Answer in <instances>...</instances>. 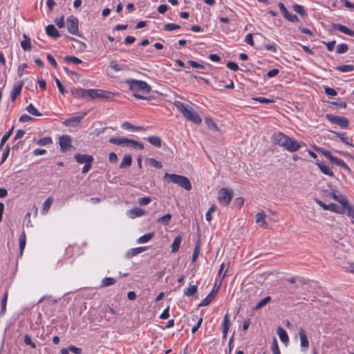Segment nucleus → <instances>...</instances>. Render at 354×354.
Wrapping results in <instances>:
<instances>
[{
	"instance_id": "680f3d73",
	"label": "nucleus",
	"mask_w": 354,
	"mask_h": 354,
	"mask_svg": "<svg viewBox=\"0 0 354 354\" xmlns=\"http://www.w3.org/2000/svg\"><path fill=\"white\" fill-rule=\"evenodd\" d=\"M252 99L255 101H257L259 102L263 103V104H270V103H272L274 102V100H272L263 97H254Z\"/></svg>"
},
{
	"instance_id": "bb28decb",
	"label": "nucleus",
	"mask_w": 354,
	"mask_h": 354,
	"mask_svg": "<svg viewBox=\"0 0 354 354\" xmlns=\"http://www.w3.org/2000/svg\"><path fill=\"white\" fill-rule=\"evenodd\" d=\"M24 40L21 41V46L25 51H28L31 49L30 39L26 35H24Z\"/></svg>"
},
{
	"instance_id": "4c0bfd02",
	"label": "nucleus",
	"mask_w": 354,
	"mask_h": 354,
	"mask_svg": "<svg viewBox=\"0 0 354 354\" xmlns=\"http://www.w3.org/2000/svg\"><path fill=\"white\" fill-rule=\"evenodd\" d=\"M154 236V232L147 233L138 239V243H144L149 241Z\"/></svg>"
},
{
	"instance_id": "f03ea898",
	"label": "nucleus",
	"mask_w": 354,
	"mask_h": 354,
	"mask_svg": "<svg viewBox=\"0 0 354 354\" xmlns=\"http://www.w3.org/2000/svg\"><path fill=\"white\" fill-rule=\"evenodd\" d=\"M174 104L187 120L196 124L201 123V117L192 107L186 106L180 101H175Z\"/></svg>"
},
{
	"instance_id": "b1692460",
	"label": "nucleus",
	"mask_w": 354,
	"mask_h": 354,
	"mask_svg": "<svg viewBox=\"0 0 354 354\" xmlns=\"http://www.w3.org/2000/svg\"><path fill=\"white\" fill-rule=\"evenodd\" d=\"M46 34L53 38L60 37V34L53 25H48L46 28Z\"/></svg>"
},
{
	"instance_id": "bf43d9fd",
	"label": "nucleus",
	"mask_w": 354,
	"mask_h": 354,
	"mask_svg": "<svg viewBox=\"0 0 354 354\" xmlns=\"http://www.w3.org/2000/svg\"><path fill=\"white\" fill-rule=\"evenodd\" d=\"M200 252V243H197L192 254V262H195Z\"/></svg>"
},
{
	"instance_id": "cd10ccee",
	"label": "nucleus",
	"mask_w": 354,
	"mask_h": 354,
	"mask_svg": "<svg viewBox=\"0 0 354 354\" xmlns=\"http://www.w3.org/2000/svg\"><path fill=\"white\" fill-rule=\"evenodd\" d=\"M132 158L131 155H125L120 165V168H127L131 165Z\"/></svg>"
},
{
	"instance_id": "5701e85b",
	"label": "nucleus",
	"mask_w": 354,
	"mask_h": 354,
	"mask_svg": "<svg viewBox=\"0 0 354 354\" xmlns=\"http://www.w3.org/2000/svg\"><path fill=\"white\" fill-rule=\"evenodd\" d=\"M229 326H230V319L228 317V314L227 313L224 316V318H223V320L222 322V326H221L224 338H226V337H227L228 330H229Z\"/></svg>"
},
{
	"instance_id": "c03bdc74",
	"label": "nucleus",
	"mask_w": 354,
	"mask_h": 354,
	"mask_svg": "<svg viewBox=\"0 0 354 354\" xmlns=\"http://www.w3.org/2000/svg\"><path fill=\"white\" fill-rule=\"evenodd\" d=\"M14 129V127L11 128L8 132H6L2 137L0 142V149H2L3 145L6 142V141L9 139L10 136L12 133Z\"/></svg>"
},
{
	"instance_id": "473e14b6",
	"label": "nucleus",
	"mask_w": 354,
	"mask_h": 354,
	"mask_svg": "<svg viewBox=\"0 0 354 354\" xmlns=\"http://www.w3.org/2000/svg\"><path fill=\"white\" fill-rule=\"evenodd\" d=\"M116 283V279L113 277H105L102 279L101 287L105 288L114 285Z\"/></svg>"
},
{
	"instance_id": "5fc2aeb1",
	"label": "nucleus",
	"mask_w": 354,
	"mask_h": 354,
	"mask_svg": "<svg viewBox=\"0 0 354 354\" xmlns=\"http://www.w3.org/2000/svg\"><path fill=\"white\" fill-rule=\"evenodd\" d=\"M64 60L67 62H72L75 64H80L82 62L81 59L75 56H66L64 57Z\"/></svg>"
},
{
	"instance_id": "9b49d317",
	"label": "nucleus",
	"mask_w": 354,
	"mask_h": 354,
	"mask_svg": "<svg viewBox=\"0 0 354 354\" xmlns=\"http://www.w3.org/2000/svg\"><path fill=\"white\" fill-rule=\"evenodd\" d=\"M278 6L285 19L291 22L299 21V18L297 17V16L289 12L283 3L279 2L278 3Z\"/></svg>"
},
{
	"instance_id": "423d86ee",
	"label": "nucleus",
	"mask_w": 354,
	"mask_h": 354,
	"mask_svg": "<svg viewBox=\"0 0 354 354\" xmlns=\"http://www.w3.org/2000/svg\"><path fill=\"white\" fill-rule=\"evenodd\" d=\"M326 118L330 122L339 126L342 129H347L349 125L348 120L342 116H336L333 114H327Z\"/></svg>"
},
{
	"instance_id": "0e129e2a",
	"label": "nucleus",
	"mask_w": 354,
	"mask_h": 354,
	"mask_svg": "<svg viewBox=\"0 0 354 354\" xmlns=\"http://www.w3.org/2000/svg\"><path fill=\"white\" fill-rule=\"evenodd\" d=\"M226 66L229 69H230L233 71H236L239 70V66L235 62H228L227 63Z\"/></svg>"
},
{
	"instance_id": "dca6fc26",
	"label": "nucleus",
	"mask_w": 354,
	"mask_h": 354,
	"mask_svg": "<svg viewBox=\"0 0 354 354\" xmlns=\"http://www.w3.org/2000/svg\"><path fill=\"white\" fill-rule=\"evenodd\" d=\"M332 133L345 145L353 147V138L351 137L346 136L345 133H339L336 131H332Z\"/></svg>"
},
{
	"instance_id": "69168bd1",
	"label": "nucleus",
	"mask_w": 354,
	"mask_h": 354,
	"mask_svg": "<svg viewBox=\"0 0 354 354\" xmlns=\"http://www.w3.org/2000/svg\"><path fill=\"white\" fill-rule=\"evenodd\" d=\"M323 43L326 46L327 50L328 51H333L336 41L335 40H333V41H328V42L324 41Z\"/></svg>"
},
{
	"instance_id": "9d476101",
	"label": "nucleus",
	"mask_w": 354,
	"mask_h": 354,
	"mask_svg": "<svg viewBox=\"0 0 354 354\" xmlns=\"http://www.w3.org/2000/svg\"><path fill=\"white\" fill-rule=\"evenodd\" d=\"M272 138H273V142L276 145H277L283 148L286 145V142L290 140V137L288 136L287 135L283 133L282 132L275 133L273 135Z\"/></svg>"
},
{
	"instance_id": "49530a36",
	"label": "nucleus",
	"mask_w": 354,
	"mask_h": 354,
	"mask_svg": "<svg viewBox=\"0 0 354 354\" xmlns=\"http://www.w3.org/2000/svg\"><path fill=\"white\" fill-rule=\"evenodd\" d=\"M333 163L339 166L340 167L344 169L345 170H346L348 171H351L350 167L346 165V163L343 160H342L340 158H338L336 157Z\"/></svg>"
},
{
	"instance_id": "a18cd8bd",
	"label": "nucleus",
	"mask_w": 354,
	"mask_h": 354,
	"mask_svg": "<svg viewBox=\"0 0 354 354\" xmlns=\"http://www.w3.org/2000/svg\"><path fill=\"white\" fill-rule=\"evenodd\" d=\"M53 142L52 138L50 137H44L40 138L36 141L37 145L39 146H44Z\"/></svg>"
},
{
	"instance_id": "7ed1b4c3",
	"label": "nucleus",
	"mask_w": 354,
	"mask_h": 354,
	"mask_svg": "<svg viewBox=\"0 0 354 354\" xmlns=\"http://www.w3.org/2000/svg\"><path fill=\"white\" fill-rule=\"evenodd\" d=\"M165 178H168L170 182L179 185L187 191L192 189V184L189 178L186 176L176 174L165 173Z\"/></svg>"
},
{
	"instance_id": "f8f14e48",
	"label": "nucleus",
	"mask_w": 354,
	"mask_h": 354,
	"mask_svg": "<svg viewBox=\"0 0 354 354\" xmlns=\"http://www.w3.org/2000/svg\"><path fill=\"white\" fill-rule=\"evenodd\" d=\"M301 147V145L297 142L295 139L290 137V140L286 142V145L283 147L284 149L289 152L297 151Z\"/></svg>"
},
{
	"instance_id": "393cba45",
	"label": "nucleus",
	"mask_w": 354,
	"mask_h": 354,
	"mask_svg": "<svg viewBox=\"0 0 354 354\" xmlns=\"http://www.w3.org/2000/svg\"><path fill=\"white\" fill-rule=\"evenodd\" d=\"M277 335L280 339V340L284 344H287L289 341L288 335L286 331L281 326L277 328Z\"/></svg>"
},
{
	"instance_id": "de8ad7c7",
	"label": "nucleus",
	"mask_w": 354,
	"mask_h": 354,
	"mask_svg": "<svg viewBox=\"0 0 354 354\" xmlns=\"http://www.w3.org/2000/svg\"><path fill=\"white\" fill-rule=\"evenodd\" d=\"M146 160L152 167H154L158 169H160L162 167V163L156 160L155 158H147Z\"/></svg>"
},
{
	"instance_id": "2f4dec72",
	"label": "nucleus",
	"mask_w": 354,
	"mask_h": 354,
	"mask_svg": "<svg viewBox=\"0 0 354 354\" xmlns=\"http://www.w3.org/2000/svg\"><path fill=\"white\" fill-rule=\"evenodd\" d=\"M122 128L127 130H132V131H142L145 129L142 127H137L131 124L128 122H125L122 124Z\"/></svg>"
},
{
	"instance_id": "09e8293b",
	"label": "nucleus",
	"mask_w": 354,
	"mask_h": 354,
	"mask_svg": "<svg viewBox=\"0 0 354 354\" xmlns=\"http://www.w3.org/2000/svg\"><path fill=\"white\" fill-rule=\"evenodd\" d=\"M344 206H345V211L346 210L347 215L354 219V207L349 204L347 200L346 204Z\"/></svg>"
},
{
	"instance_id": "72a5a7b5",
	"label": "nucleus",
	"mask_w": 354,
	"mask_h": 354,
	"mask_svg": "<svg viewBox=\"0 0 354 354\" xmlns=\"http://www.w3.org/2000/svg\"><path fill=\"white\" fill-rule=\"evenodd\" d=\"M147 140L152 145L157 147H161L162 140L160 137L156 136H149L148 137Z\"/></svg>"
},
{
	"instance_id": "338daca9",
	"label": "nucleus",
	"mask_w": 354,
	"mask_h": 354,
	"mask_svg": "<svg viewBox=\"0 0 354 354\" xmlns=\"http://www.w3.org/2000/svg\"><path fill=\"white\" fill-rule=\"evenodd\" d=\"M324 91L326 95L330 96H335L337 94V91L335 89L330 87H325Z\"/></svg>"
},
{
	"instance_id": "a878e982",
	"label": "nucleus",
	"mask_w": 354,
	"mask_h": 354,
	"mask_svg": "<svg viewBox=\"0 0 354 354\" xmlns=\"http://www.w3.org/2000/svg\"><path fill=\"white\" fill-rule=\"evenodd\" d=\"M255 218H256L255 221L257 223H261V226L263 227H267L268 225L265 221L266 218V214L263 212H258L256 214Z\"/></svg>"
},
{
	"instance_id": "39448f33",
	"label": "nucleus",
	"mask_w": 354,
	"mask_h": 354,
	"mask_svg": "<svg viewBox=\"0 0 354 354\" xmlns=\"http://www.w3.org/2000/svg\"><path fill=\"white\" fill-rule=\"evenodd\" d=\"M78 19L73 15H71L66 19L68 31L72 35L80 37L81 35L78 30Z\"/></svg>"
},
{
	"instance_id": "aec40b11",
	"label": "nucleus",
	"mask_w": 354,
	"mask_h": 354,
	"mask_svg": "<svg viewBox=\"0 0 354 354\" xmlns=\"http://www.w3.org/2000/svg\"><path fill=\"white\" fill-rule=\"evenodd\" d=\"M109 142L115 145L128 146L129 138H111Z\"/></svg>"
},
{
	"instance_id": "7c9ffc66",
	"label": "nucleus",
	"mask_w": 354,
	"mask_h": 354,
	"mask_svg": "<svg viewBox=\"0 0 354 354\" xmlns=\"http://www.w3.org/2000/svg\"><path fill=\"white\" fill-rule=\"evenodd\" d=\"M215 294H214V290H212L204 299H203L199 306H206L209 305L214 299Z\"/></svg>"
},
{
	"instance_id": "20e7f679",
	"label": "nucleus",
	"mask_w": 354,
	"mask_h": 354,
	"mask_svg": "<svg viewBox=\"0 0 354 354\" xmlns=\"http://www.w3.org/2000/svg\"><path fill=\"white\" fill-rule=\"evenodd\" d=\"M233 191L232 189L222 188L218 191V199L219 203L223 205H227L232 201Z\"/></svg>"
},
{
	"instance_id": "4d7b16f0",
	"label": "nucleus",
	"mask_w": 354,
	"mask_h": 354,
	"mask_svg": "<svg viewBox=\"0 0 354 354\" xmlns=\"http://www.w3.org/2000/svg\"><path fill=\"white\" fill-rule=\"evenodd\" d=\"M151 201V198L149 196H145L143 198H140L138 200V203L141 206H145L148 205Z\"/></svg>"
},
{
	"instance_id": "864d4df0",
	"label": "nucleus",
	"mask_w": 354,
	"mask_h": 354,
	"mask_svg": "<svg viewBox=\"0 0 354 354\" xmlns=\"http://www.w3.org/2000/svg\"><path fill=\"white\" fill-rule=\"evenodd\" d=\"M180 26L175 24H166L163 26V29L166 31H173L176 29H179Z\"/></svg>"
},
{
	"instance_id": "603ef678",
	"label": "nucleus",
	"mask_w": 354,
	"mask_h": 354,
	"mask_svg": "<svg viewBox=\"0 0 354 354\" xmlns=\"http://www.w3.org/2000/svg\"><path fill=\"white\" fill-rule=\"evenodd\" d=\"M8 295V291H6L3 298L1 299V309L0 311L1 314H4L6 312Z\"/></svg>"
},
{
	"instance_id": "e2e57ef3",
	"label": "nucleus",
	"mask_w": 354,
	"mask_h": 354,
	"mask_svg": "<svg viewBox=\"0 0 354 354\" xmlns=\"http://www.w3.org/2000/svg\"><path fill=\"white\" fill-rule=\"evenodd\" d=\"M24 343L26 345L30 346L32 348H36L35 344L32 341L30 337L28 335H26L24 337Z\"/></svg>"
},
{
	"instance_id": "ddd939ff",
	"label": "nucleus",
	"mask_w": 354,
	"mask_h": 354,
	"mask_svg": "<svg viewBox=\"0 0 354 354\" xmlns=\"http://www.w3.org/2000/svg\"><path fill=\"white\" fill-rule=\"evenodd\" d=\"M299 335L300 338L301 346L303 348L302 351H306L309 347V342L307 338L306 331L303 328H299Z\"/></svg>"
},
{
	"instance_id": "1a4fd4ad",
	"label": "nucleus",
	"mask_w": 354,
	"mask_h": 354,
	"mask_svg": "<svg viewBox=\"0 0 354 354\" xmlns=\"http://www.w3.org/2000/svg\"><path fill=\"white\" fill-rule=\"evenodd\" d=\"M87 112L78 113L77 115L68 118L62 122V124L66 127H77L81 120L86 116Z\"/></svg>"
},
{
	"instance_id": "a19ab883",
	"label": "nucleus",
	"mask_w": 354,
	"mask_h": 354,
	"mask_svg": "<svg viewBox=\"0 0 354 354\" xmlns=\"http://www.w3.org/2000/svg\"><path fill=\"white\" fill-rule=\"evenodd\" d=\"M337 71L346 73V72H351L354 71V66L353 65H342L338 66L336 68Z\"/></svg>"
},
{
	"instance_id": "58836bf2",
	"label": "nucleus",
	"mask_w": 354,
	"mask_h": 354,
	"mask_svg": "<svg viewBox=\"0 0 354 354\" xmlns=\"http://www.w3.org/2000/svg\"><path fill=\"white\" fill-rule=\"evenodd\" d=\"M26 111L30 113L31 115L34 116H41L42 113H41L35 106L32 104H30L26 107Z\"/></svg>"
},
{
	"instance_id": "8fccbe9b",
	"label": "nucleus",
	"mask_w": 354,
	"mask_h": 354,
	"mask_svg": "<svg viewBox=\"0 0 354 354\" xmlns=\"http://www.w3.org/2000/svg\"><path fill=\"white\" fill-rule=\"evenodd\" d=\"M171 218V215L170 214H167L161 216L160 218H159L158 219V222L161 223L164 225H167L169 223Z\"/></svg>"
},
{
	"instance_id": "6e6d98bb",
	"label": "nucleus",
	"mask_w": 354,
	"mask_h": 354,
	"mask_svg": "<svg viewBox=\"0 0 354 354\" xmlns=\"http://www.w3.org/2000/svg\"><path fill=\"white\" fill-rule=\"evenodd\" d=\"M348 49V46L347 44H341L337 46L336 53L337 54L345 53L346 52H347Z\"/></svg>"
},
{
	"instance_id": "79ce46f5",
	"label": "nucleus",
	"mask_w": 354,
	"mask_h": 354,
	"mask_svg": "<svg viewBox=\"0 0 354 354\" xmlns=\"http://www.w3.org/2000/svg\"><path fill=\"white\" fill-rule=\"evenodd\" d=\"M205 122L209 129L214 131H218L216 124L213 121L212 118H206L205 119Z\"/></svg>"
},
{
	"instance_id": "6e6552de",
	"label": "nucleus",
	"mask_w": 354,
	"mask_h": 354,
	"mask_svg": "<svg viewBox=\"0 0 354 354\" xmlns=\"http://www.w3.org/2000/svg\"><path fill=\"white\" fill-rule=\"evenodd\" d=\"M71 142V137L68 135H62L59 138V144L62 152L70 151L71 149L73 148Z\"/></svg>"
},
{
	"instance_id": "4be33fe9",
	"label": "nucleus",
	"mask_w": 354,
	"mask_h": 354,
	"mask_svg": "<svg viewBox=\"0 0 354 354\" xmlns=\"http://www.w3.org/2000/svg\"><path fill=\"white\" fill-rule=\"evenodd\" d=\"M328 210L339 214H343L345 212V206L341 204L340 205H338L335 203H330L328 205Z\"/></svg>"
},
{
	"instance_id": "c85d7f7f",
	"label": "nucleus",
	"mask_w": 354,
	"mask_h": 354,
	"mask_svg": "<svg viewBox=\"0 0 354 354\" xmlns=\"http://www.w3.org/2000/svg\"><path fill=\"white\" fill-rule=\"evenodd\" d=\"M53 202V198L51 196H50L46 199V201H44V203L42 205V208H41L42 214H45L48 212Z\"/></svg>"
},
{
	"instance_id": "13d9d810",
	"label": "nucleus",
	"mask_w": 354,
	"mask_h": 354,
	"mask_svg": "<svg viewBox=\"0 0 354 354\" xmlns=\"http://www.w3.org/2000/svg\"><path fill=\"white\" fill-rule=\"evenodd\" d=\"M271 350H272L273 354H281L277 339L275 338H274V339H273L272 346H271Z\"/></svg>"
},
{
	"instance_id": "e433bc0d",
	"label": "nucleus",
	"mask_w": 354,
	"mask_h": 354,
	"mask_svg": "<svg viewBox=\"0 0 354 354\" xmlns=\"http://www.w3.org/2000/svg\"><path fill=\"white\" fill-rule=\"evenodd\" d=\"M145 250H146L145 247H138V248H133L128 252V253L127 254V257L128 258L133 257V256L137 255L138 254L144 252Z\"/></svg>"
},
{
	"instance_id": "6ab92c4d",
	"label": "nucleus",
	"mask_w": 354,
	"mask_h": 354,
	"mask_svg": "<svg viewBox=\"0 0 354 354\" xmlns=\"http://www.w3.org/2000/svg\"><path fill=\"white\" fill-rule=\"evenodd\" d=\"M315 164L317 165V167H319L320 171L324 174H326L330 177L334 176V174H333V171L328 166L325 165L324 164L322 163L321 162H319L318 160L315 162Z\"/></svg>"
},
{
	"instance_id": "ea45409f",
	"label": "nucleus",
	"mask_w": 354,
	"mask_h": 354,
	"mask_svg": "<svg viewBox=\"0 0 354 354\" xmlns=\"http://www.w3.org/2000/svg\"><path fill=\"white\" fill-rule=\"evenodd\" d=\"M198 287L196 285L190 286L189 288L185 289L184 294L186 296H192L197 292Z\"/></svg>"
},
{
	"instance_id": "a211bd4d",
	"label": "nucleus",
	"mask_w": 354,
	"mask_h": 354,
	"mask_svg": "<svg viewBox=\"0 0 354 354\" xmlns=\"http://www.w3.org/2000/svg\"><path fill=\"white\" fill-rule=\"evenodd\" d=\"M72 95L75 98H84L86 97L87 89L73 88L71 90Z\"/></svg>"
},
{
	"instance_id": "c9c22d12",
	"label": "nucleus",
	"mask_w": 354,
	"mask_h": 354,
	"mask_svg": "<svg viewBox=\"0 0 354 354\" xmlns=\"http://www.w3.org/2000/svg\"><path fill=\"white\" fill-rule=\"evenodd\" d=\"M19 252L20 254L22 255L24 250L26 246V233L24 232H22V234L19 236Z\"/></svg>"
},
{
	"instance_id": "412c9836",
	"label": "nucleus",
	"mask_w": 354,
	"mask_h": 354,
	"mask_svg": "<svg viewBox=\"0 0 354 354\" xmlns=\"http://www.w3.org/2000/svg\"><path fill=\"white\" fill-rule=\"evenodd\" d=\"M145 214V211L139 207H135L130 209L128 212V215L131 218H135Z\"/></svg>"
},
{
	"instance_id": "2eb2a0df",
	"label": "nucleus",
	"mask_w": 354,
	"mask_h": 354,
	"mask_svg": "<svg viewBox=\"0 0 354 354\" xmlns=\"http://www.w3.org/2000/svg\"><path fill=\"white\" fill-rule=\"evenodd\" d=\"M74 158L80 164H86L87 162H92L93 161V156L88 154L76 153L74 156Z\"/></svg>"
},
{
	"instance_id": "37998d69",
	"label": "nucleus",
	"mask_w": 354,
	"mask_h": 354,
	"mask_svg": "<svg viewBox=\"0 0 354 354\" xmlns=\"http://www.w3.org/2000/svg\"><path fill=\"white\" fill-rule=\"evenodd\" d=\"M271 300V297L270 296H268L265 297L264 299H261L259 302H258L256 306H254V310H259L266 306L270 301Z\"/></svg>"
},
{
	"instance_id": "052dcab7",
	"label": "nucleus",
	"mask_w": 354,
	"mask_h": 354,
	"mask_svg": "<svg viewBox=\"0 0 354 354\" xmlns=\"http://www.w3.org/2000/svg\"><path fill=\"white\" fill-rule=\"evenodd\" d=\"M55 81L59 92L62 94H65L67 92V91L65 89L64 86L62 85L60 80L58 78L55 77Z\"/></svg>"
},
{
	"instance_id": "4468645a",
	"label": "nucleus",
	"mask_w": 354,
	"mask_h": 354,
	"mask_svg": "<svg viewBox=\"0 0 354 354\" xmlns=\"http://www.w3.org/2000/svg\"><path fill=\"white\" fill-rule=\"evenodd\" d=\"M23 86V81H19L14 85L11 92V100L12 102H14L16 100V98L21 94Z\"/></svg>"
},
{
	"instance_id": "774afa93",
	"label": "nucleus",
	"mask_w": 354,
	"mask_h": 354,
	"mask_svg": "<svg viewBox=\"0 0 354 354\" xmlns=\"http://www.w3.org/2000/svg\"><path fill=\"white\" fill-rule=\"evenodd\" d=\"M69 351H71L72 353L75 354H81L82 353V349L80 348H77L75 346L70 345L68 346Z\"/></svg>"
},
{
	"instance_id": "f257e3e1",
	"label": "nucleus",
	"mask_w": 354,
	"mask_h": 354,
	"mask_svg": "<svg viewBox=\"0 0 354 354\" xmlns=\"http://www.w3.org/2000/svg\"><path fill=\"white\" fill-rule=\"evenodd\" d=\"M126 83L129 85V89L132 92L135 93L133 96L138 99H145L144 96L138 94V92L149 93L151 91V86L145 81L134 79H127L126 80Z\"/></svg>"
},
{
	"instance_id": "c756f323",
	"label": "nucleus",
	"mask_w": 354,
	"mask_h": 354,
	"mask_svg": "<svg viewBox=\"0 0 354 354\" xmlns=\"http://www.w3.org/2000/svg\"><path fill=\"white\" fill-rule=\"evenodd\" d=\"M328 196L335 201L339 203L341 205H344L346 204V198L344 196H337L333 192L329 193Z\"/></svg>"
},
{
	"instance_id": "3c124183",
	"label": "nucleus",
	"mask_w": 354,
	"mask_h": 354,
	"mask_svg": "<svg viewBox=\"0 0 354 354\" xmlns=\"http://www.w3.org/2000/svg\"><path fill=\"white\" fill-rule=\"evenodd\" d=\"M293 10L297 13H299L302 17L306 16V12L305 11L304 7L302 6L295 4L292 6Z\"/></svg>"
},
{
	"instance_id": "0eeeda50",
	"label": "nucleus",
	"mask_w": 354,
	"mask_h": 354,
	"mask_svg": "<svg viewBox=\"0 0 354 354\" xmlns=\"http://www.w3.org/2000/svg\"><path fill=\"white\" fill-rule=\"evenodd\" d=\"M111 93L101 89H87L86 97L90 99L109 98Z\"/></svg>"
},
{
	"instance_id": "f3484780",
	"label": "nucleus",
	"mask_w": 354,
	"mask_h": 354,
	"mask_svg": "<svg viewBox=\"0 0 354 354\" xmlns=\"http://www.w3.org/2000/svg\"><path fill=\"white\" fill-rule=\"evenodd\" d=\"M333 30H338L339 31L351 36L354 37V31L348 28L346 26L342 25L340 24H333L332 25Z\"/></svg>"
},
{
	"instance_id": "f704fd0d",
	"label": "nucleus",
	"mask_w": 354,
	"mask_h": 354,
	"mask_svg": "<svg viewBox=\"0 0 354 354\" xmlns=\"http://www.w3.org/2000/svg\"><path fill=\"white\" fill-rule=\"evenodd\" d=\"M181 243V236L180 235L175 237L172 244H171V252H176L178 251L180 248V245Z\"/></svg>"
}]
</instances>
